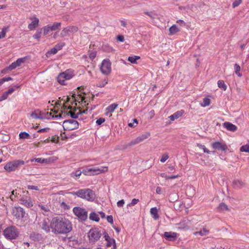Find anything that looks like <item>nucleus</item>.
I'll return each instance as SVG.
<instances>
[{"mask_svg":"<svg viewBox=\"0 0 249 249\" xmlns=\"http://www.w3.org/2000/svg\"><path fill=\"white\" fill-rule=\"evenodd\" d=\"M50 25V28L51 31H54L56 30H59L61 28V23L56 22L53 23V24H49Z\"/></svg>","mask_w":249,"mask_h":249,"instance_id":"nucleus-26","label":"nucleus"},{"mask_svg":"<svg viewBox=\"0 0 249 249\" xmlns=\"http://www.w3.org/2000/svg\"><path fill=\"white\" fill-rule=\"evenodd\" d=\"M101 72L106 75H109L111 71V63L109 59H104L103 60L100 67Z\"/></svg>","mask_w":249,"mask_h":249,"instance_id":"nucleus-11","label":"nucleus"},{"mask_svg":"<svg viewBox=\"0 0 249 249\" xmlns=\"http://www.w3.org/2000/svg\"><path fill=\"white\" fill-rule=\"evenodd\" d=\"M150 214L152 217L155 219L157 220L159 218V215L158 214V209L156 207H153L151 208L150 211Z\"/></svg>","mask_w":249,"mask_h":249,"instance_id":"nucleus-25","label":"nucleus"},{"mask_svg":"<svg viewBox=\"0 0 249 249\" xmlns=\"http://www.w3.org/2000/svg\"><path fill=\"white\" fill-rule=\"evenodd\" d=\"M79 124L78 122L73 119H70L64 121L63 127L66 130H72L78 128Z\"/></svg>","mask_w":249,"mask_h":249,"instance_id":"nucleus-10","label":"nucleus"},{"mask_svg":"<svg viewBox=\"0 0 249 249\" xmlns=\"http://www.w3.org/2000/svg\"><path fill=\"white\" fill-rule=\"evenodd\" d=\"M108 80L107 78H105L101 82H100L98 84L97 86L98 87L103 88L106 85L107 83Z\"/></svg>","mask_w":249,"mask_h":249,"instance_id":"nucleus-41","label":"nucleus"},{"mask_svg":"<svg viewBox=\"0 0 249 249\" xmlns=\"http://www.w3.org/2000/svg\"><path fill=\"white\" fill-rule=\"evenodd\" d=\"M212 147L216 150L225 151L227 149V146L225 144H223L219 142H216L212 143Z\"/></svg>","mask_w":249,"mask_h":249,"instance_id":"nucleus-17","label":"nucleus"},{"mask_svg":"<svg viewBox=\"0 0 249 249\" xmlns=\"http://www.w3.org/2000/svg\"><path fill=\"white\" fill-rule=\"evenodd\" d=\"M233 184L237 187L240 188L244 186V183L240 180H235L233 182Z\"/></svg>","mask_w":249,"mask_h":249,"instance_id":"nucleus-44","label":"nucleus"},{"mask_svg":"<svg viewBox=\"0 0 249 249\" xmlns=\"http://www.w3.org/2000/svg\"><path fill=\"white\" fill-rule=\"evenodd\" d=\"M105 122V119L104 118H100L98 119L96 121V123L97 125H100L101 124H102L103 123Z\"/></svg>","mask_w":249,"mask_h":249,"instance_id":"nucleus-54","label":"nucleus"},{"mask_svg":"<svg viewBox=\"0 0 249 249\" xmlns=\"http://www.w3.org/2000/svg\"><path fill=\"white\" fill-rule=\"evenodd\" d=\"M3 235L6 239L9 240L16 239L19 235L18 229L15 226H11L3 231Z\"/></svg>","mask_w":249,"mask_h":249,"instance_id":"nucleus-3","label":"nucleus"},{"mask_svg":"<svg viewBox=\"0 0 249 249\" xmlns=\"http://www.w3.org/2000/svg\"><path fill=\"white\" fill-rule=\"evenodd\" d=\"M38 206L39 208H40L41 210L44 211L45 212H47L49 211V209L47 207L45 206L44 205H42L41 204H38Z\"/></svg>","mask_w":249,"mask_h":249,"instance_id":"nucleus-57","label":"nucleus"},{"mask_svg":"<svg viewBox=\"0 0 249 249\" xmlns=\"http://www.w3.org/2000/svg\"><path fill=\"white\" fill-rule=\"evenodd\" d=\"M118 105L115 103H113L109 105L107 108H106V115H108L109 117L112 116L111 113L113 112L115 109L117 108L118 107Z\"/></svg>","mask_w":249,"mask_h":249,"instance_id":"nucleus-22","label":"nucleus"},{"mask_svg":"<svg viewBox=\"0 0 249 249\" xmlns=\"http://www.w3.org/2000/svg\"><path fill=\"white\" fill-rule=\"evenodd\" d=\"M82 173V171H81L80 170H77L75 172L71 173V176L73 178L79 177Z\"/></svg>","mask_w":249,"mask_h":249,"instance_id":"nucleus-46","label":"nucleus"},{"mask_svg":"<svg viewBox=\"0 0 249 249\" xmlns=\"http://www.w3.org/2000/svg\"><path fill=\"white\" fill-rule=\"evenodd\" d=\"M197 146L199 148H200V149H202V150H203V152H204V153H208V154H210V153H211V151H209L208 149H207L206 148V147H205V145H202V144H200V143H197Z\"/></svg>","mask_w":249,"mask_h":249,"instance_id":"nucleus-39","label":"nucleus"},{"mask_svg":"<svg viewBox=\"0 0 249 249\" xmlns=\"http://www.w3.org/2000/svg\"><path fill=\"white\" fill-rule=\"evenodd\" d=\"M25 61V58H18L16 61L13 62L11 65L6 68V69L12 71L18 67L20 66L21 64Z\"/></svg>","mask_w":249,"mask_h":249,"instance_id":"nucleus-15","label":"nucleus"},{"mask_svg":"<svg viewBox=\"0 0 249 249\" xmlns=\"http://www.w3.org/2000/svg\"><path fill=\"white\" fill-rule=\"evenodd\" d=\"M21 193H23L24 194H28V191H23V190H22L21 189H15V190H13L11 193H12V195L10 196V199L12 200H14V197H13V196H14V197H17L18 198L19 197H21V195L20 194Z\"/></svg>","mask_w":249,"mask_h":249,"instance_id":"nucleus-19","label":"nucleus"},{"mask_svg":"<svg viewBox=\"0 0 249 249\" xmlns=\"http://www.w3.org/2000/svg\"><path fill=\"white\" fill-rule=\"evenodd\" d=\"M58 51L55 48V47H54L53 48H52V49H51L50 51H49L48 52H47V56L48 55H50L51 54H54L55 53H57Z\"/></svg>","mask_w":249,"mask_h":249,"instance_id":"nucleus-48","label":"nucleus"},{"mask_svg":"<svg viewBox=\"0 0 249 249\" xmlns=\"http://www.w3.org/2000/svg\"><path fill=\"white\" fill-rule=\"evenodd\" d=\"M13 215L18 219L23 218L25 214L24 210L20 207H15L12 211Z\"/></svg>","mask_w":249,"mask_h":249,"instance_id":"nucleus-13","label":"nucleus"},{"mask_svg":"<svg viewBox=\"0 0 249 249\" xmlns=\"http://www.w3.org/2000/svg\"><path fill=\"white\" fill-rule=\"evenodd\" d=\"M150 135V134L149 132H146L139 136L138 138L139 139V142H142L145 140L148 139Z\"/></svg>","mask_w":249,"mask_h":249,"instance_id":"nucleus-29","label":"nucleus"},{"mask_svg":"<svg viewBox=\"0 0 249 249\" xmlns=\"http://www.w3.org/2000/svg\"><path fill=\"white\" fill-rule=\"evenodd\" d=\"M49 130V128H44L40 129H39L37 131V132L38 133H42V132H47Z\"/></svg>","mask_w":249,"mask_h":249,"instance_id":"nucleus-64","label":"nucleus"},{"mask_svg":"<svg viewBox=\"0 0 249 249\" xmlns=\"http://www.w3.org/2000/svg\"><path fill=\"white\" fill-rule=\"evenodd\" d=\"M234 72L239 77L242 76V73L240 72L241 68L240 66L237 64H235L234 66Z\"/></svg>","mask_w":249,"mask_h":249,"instance_id":"nucleus-32","label":"nucleus"},{"mask_svg":"<svg viewBox=\"0 0 249 249\" xmlns=\"http://www.w3.org/2000/svg\"><path fill=\"white\" fill-rule=\"evenodd\" d=\"M169 158V156L167 154L165 153L162 155L160 161V162L163 163L164 162L168 159Z\"/></svg>","mask_w":249,"mask_h":249,"instance_id":"nucleus-52","label":"nucleus"},{"mask_svg":"<svg viewBox=\"0 0 249 249\" xmlns=\"http://www.w3.org/2000/svg\"><path fill=\"white\" fill-rule=\"evenodd\" d=\"M42 34L41 29H38L37 30L36 33L34 34L33 36V37L35 39H36L37 40H39L40 38L41 37V35Z\"/></svg>","mask_w":249,"mask_h":249,"instance_id":"nucleus-38","label":"nucleus"},{"mask_svg":"<svg viewBox=\"0 0 249 249\" xmlns=\"http://www.w3.org/2000/svg\"><path fill=\"white\" fill-rule=\"evenodd\" d=\"M243 0H235L232 3V6L235 8L238 6L242 2Z\"/></svg>","mask_w":249,"mask_h":249,"instance_id":"nucleus-56","label":"nucleus"},{"mask_svg":"<svg viewBox=\"0 0 249 249\" xmlns=\"http://www.w3.org/2000/svg\"><path fill=\"white\" fill-rule=\"evenodd\" d=\"M50 115L51 116H52V117L53 118H54V119H56V120H58V119H60V118H62V114H57V115H54V114H52V113H50Z\"/></svg>","mask_w":249,"mask_h":249,"instance_id":"nucleus-55","label":"nucleus"},{"mask_svg":"<svg viewBox=\"0 0 249 249\" xmlns=\"http://www.w3.org/2000/svg\"><path fill=\"white\" fill-rule=\"evenodd\" d=\"M65 45V44L64 43H58V44H56L54 46V47L58 51L60 50L61 49H62L63 47Z\"/></svg>","mask_w":249,"mask_h":249,"instance_id":"nucleus-53","label":"nucleus"},{"mask_svg":"<svg viewBox=\"0 0 249 249\" xmlns=\"http://www.w3.org/2000/svg\"><path fill=\"white\" fill-rule=\"evenodd\" d=\"M184 113V111L182 109L180 110L179 111H178L174 113H173L172 115H170L169 117V118L171 121H174L175 120L179 118V117H181L183 114Z\"/></svg>","mask_w":249,"mask_h":249,"instance_id":"nucleus-21","label":"nucleus"},{"mask_svg":"<svg viewBox=\"0 0 249 249\" xmlns=\"http://www.w3.org/2000/svg\"><path fill=\"white\" fill-rule=\"evenodd\" d=\"M78 27L75 26H68L64 28L61 32L60 36L63 37L70 36L71 34L74 33L78 31Z\"/></svg>","mask_w":249,"mask_h":249,"instance_id":"nucleus-12","label":"nucleus"},{"mask_svg":"<svg viewBox=\"0 0 249 249\" xmlns=\"http://www.w3.org/2000/svg\"><path fill=\"white\" fill-rule=\"evenodd\" d=\"M163 236L166 239H168L170 241L174 240L177 237V233L174 232H164L163 234Z\"/></svg>","mask_w":249,"mask_h":249,"instance_id":"nucleus-20","label":"nucleus"},{"mask_svg":"<svg viewBox=\"0 0 249 249\" xmlns=\"http://www.w3.org/2000/svg\"><path fill=\"white\" fill-rule=\"evenodd\" d=\"M25 194L24 196L19 198L20 204L28 208H31L33 206V203L31 198Z\"/></svg>","mask_w":249,"mask_h":249,"instance_id":"nucleus-14","label":"nucleus"},{"mask_svg":"<svg viewBox=\"0 0 249 249\" xmlns=\"http://www.w3.org/2000/svg\"><path fill=\"white\" fill-rule=\"evenodd\" d=\"M96 55V53L95 51L91 52L89 54V57L91 60H93Z\"/></svg>","mask_w":249,"mask_h":249,"instance_id":"nucleus-58","label":"nucleus"},{"mask_svg":"<svg viewBox=\"0 0 249 249\" xmlns=\"http://www.w3.org/2000/svg\"><path fill=\"white\" fill-rule=\"evenodd\" d=\"M223 126L227 130L232 132H234L237 129V127L236 125L230 122H225L223 124Z\"/></svg>","mask_w":249,"mask_h":249,"instance_id":"nucleus-23","label":"nucleus"},{"mask_svg":"<svg viewBox=\"0 0 249 249\" xmlns=\"http://www.w3.org/2000/svg\"><path fill=\"white\" fill-rule=\"evenodd\" d=\"M101 236V233L97 228H92L88 232V237L90 242L94 243L96 242Z\"/></svg>","mask_w":249,"mask_h":249,"instance_id":"nucleus-9","label":"nucleus"},{"mask_svg":"<svg viewBox=\"0 0 249 249\" xmlns=\"http://www.w3.org/2000/svg\"><path fill=\"white\" fill-rule=\"evenodd\" d=\"M45 160L44 159H42L41 158H34L33 159H32L31 160V161H32V162L36 161V162H37L38 163H43L44 162Z\"/></svg>","mask_w":249,"mask_h":249,"instance_id":"nucleus-50","label":"nucleus"},{"mask_svg":"<svg viewBox=\"0 0 249 249\" xmlns=\"http://www.w3.org/2000/svg\"><path fill=\"white\" fill-rule=\"evenodd\" d=\"M240 151L241 152H249V143L241 146Z\"/></svg>","mask_w":249,"mask_h":249,"instance_id":"nucleus-43","label":"nucleus"},{"mask_svg":"<svg viewBox=\"0 0 249 249\" xmlns=\"http://www.w3.org/2000/svg\"><path fill=\"white\" fill-rule=\"evenodd\" d=\"M139 59H140V57L139 56L134 55L129 56L127 58V60L132 64H136L137 63V60Z\"/></svg>","mask_w":249,"mask_h":249,"instance_id":"nucleus-31","label":"nucleus"},{"mask_svg":"<svg viewBox=\"0 0 249 249\" xmlns=\"http://www.w3.org/2000/svg\"><path fill=\"white\" fill-rule=\"evenodd\" d=\"M144 14H145L146 15H147V16H148L152 18H156V17L157 16L156 14L153 12H145Z\"/></svg>","mask_w":249,"mask_h":249,"instance_id":"nucleus-51","label":"nucleus"},{"mask_svg":"<svg viewBox=\"0 0 249 249\" xmlns=\"http://www.w3.org/2000/svg\"><path fill=\"white\" fill-rule=\"evenodd\" d=\"M124 204V199L120 200L118 201L117 203V206L118 207H122Z\"/></svg>","mask_w":249,"mask_h":249,"instance_id":"nucleus-59","label":"nucleus"},{"mask_svg":"<svg viewBox=\"0 0 249 249\" xmlns=\"http://www.w3.org/2000/svg\"><path fill=\"white\" fill-rule=\"evenodd\" d=\"M24 161L22 160H15L8 162L4 166V169L8 172L14 171L24 165Z\"/></svg>","mask_w":249,"mask_h":249,"instance_id":"nucleus-5","label":"nucleus"},{"mask_svg":"<svg viewBox=\"0 0 249 249\" xmlns=\"http://www.w3.org/2000/svg\"><path fill=\"white\" fill-rule=\"evenodd\" d=\"M178 226V228L180 229H186L187 228V225L185 224L183 222H180L177 224Z\"/></svg>","mask_w":249,"mask_h":249,"instance_id":"nucleus-49","label":"nucleus"},{"mask_svg":"<svg viewBox=\"0 0 249 249\" xmlns=\"http://www.w3.org/2000/svg\"><path fill=\"white\" fill-rule=\"evenodd\" d=\"M15 89L13 88L9 89L8 90L5 91L2 95L0 97V101H2L6 100L9 95L11 94Z\"/></svg>","mask_w":249,"mask_h":249,"instance_id":"nucleus-24","label":"nucleus"},{"mask_svg":"<svg viewBox=\"0 0 249 249\" xmlns=\"http://www.w3.org/2000/svg\"><path fill=\"white\" fill-rule=\"evenodd\" d=\"M73 71L71 69H68L59 73L57 77L58 82L61 85H66L65 81L71 79L74 76Z\"/></svg>","mask_w":249,"mask_h":249,"instance_id":"nucleus-4","label":"nucleus"},{"mask_svg":"<svg viewBox=\"0 0 249 249\" xmlns=\"http://www.w3.org/2000/svg\"><path fill=\"white\" fill-rule=\"evenodd\" d=\"M139 143H140V142H139L138 138L137 137L136 139H134L131 140L129 142L128 145V146H133V145H136Z\"/></svg>","mask_w":249,"mask_h":249,"instance_id":"nucleus-40","label":"nucleus"},{"mask_svg":"<svg viewBox=\"0 0 249 249\" xmlns=\"http://www.w3.org/2000/svg\"><path fill=\"white\" fill-rule=\"evenodd\" d=\"M71 222L67 218L56 216L52 218V232L55 234H67L72 231Z\"/></svg>","mask_w":249,"mask_h":249,"instance_id":"nucleus-1","label":"nucleus"},{"mask_svg":"<svg viewBox=\"0 0 249 249\" xmlns=\"http://www.w3.org/2000/svg\"><path fill=\"white\" fill-rule=\"evenodd\" d=\"M30 116L34 119H42V116L41 115L38 113V110H36L33 112H32L30 114Z\"/></svg>","mask_w":249,"mask_h":249,"instance_id":"nucleus-34","label":"nucleus"},{"mask_svg":"<svg viewBox=\"0 0 249 249\" xmlns=\"http://www.w3.org/2000/svg\"><path fill=\"white\" fill-rule=\"evenodd\" d=\"M89 218L90 220L94 221L96 222H98L100 220L98 215L95 212H91L89 214Z\"/></svg>","mask_w":249,"mask_h":249,"instance_id":"nucleus-30","label":"nucleus"},{"mask_svg":"<svg viewBox=\"0 0 249 249\" xmlns=\"http://www.w3.org/2000/svg\"><path fill=\"white\" fill-rule=\"evenodd\" d=\"M107 220L108 223H113V218L112 215H108L107 217Z\"/></svg>","mask_w":249,"mask_h":249,"instance_id":"nucleus-63","label":"nucleus"},{"mask_svg":"<svg viewBox=\"0 0 249 249\" xmlns=\"http://www.w3.org/2000/svg\"><path fill=\"white\" fill-rule=\"evenodd\" d=\"M19 138L20 139H28L30 138V135L26 132H21L19 134Z\"/></svg>","mask_w":249,"mask_h":249,"instance_id":"nucleus-33","label":"nucleus"},{"mask_svg":"<svg viewBox=\"0 0 249 249\" xmlns=\"http://www.w3.org/2000/svg\"><path fill=\"white\" fill-rule=\"evenodd\" d=\"M117 40L119 42H124V38L123 36L122 35H118L117 36Z\"/></svg>","mask_w":249,"mask_h":249,"instance_id":"nucleus-60","label":"nucleus"},{"mask_svg":"<svg viewBox=\"0 0 249 249\" xmlns=\"http://www.w3.org/2000/svg\"><path fill=\"white\" fill-rule=\"evenodd\" d=\"M79 197L86 199L88 201H92L95 198L94 192L89 189H85L80 190Z\"/></svg>","mask_w":249,"mask_h":249,"instance_id":"nucleus-8","label":"nucleus"},{"mask_svg":"<svg viewBox=\"0 0 249 249\" xmlns=\"http://www.w3.org/2000/svg\"><path fill=\"white\" fill-rule=\"evenodd\" d=\"M27 188L29 190H38V187L36 186H34V185H28Z\"/></svg>","mask_w":249,"mask_h":249,"instance_id":"nucleus-61","label":"nucleus"},{"mask_svg":"<svg viewBox=\"0 0 249 249\" xmlns=\"http://www.w3.org/2000/svg\"><path fill=\"white\" fill-rule=\"evenodd\" d=\"M8 27H4L0 32V39L4 38L5 36L6 33L7 32Z\"/></svg>","mask_w":249,"mask_h":249,"instance_id":"nucleus-42","label":"nucleus"},{"mask_svg":"<svg viewBox=\"0 0 249 249\" xmlns=\"http://www.w3.org/2000/svg\"><path fill=\"white\" fill-rule=\"evenodd\" d=\"M180 30L177 27V26L175 24L172 25L169 29V35H173L175 34L176 33L179 32Z\"/></svg>","mask_w":249,"mask_h":249,"instance_id":"nucleus-28","label":"nucleus"},{"mask_svg":"<svg viewBox=\"0 0 249 249\" xmlns=\"http://www.w3.org/2000/svg\"><path fill=\"white\" fill-rule=\"evenodd\" d=\"M177 23H178L179 25H180L181 26H186L185 22L181 19L178 20L177 21Z\"/></svg>","mask_w":249,"mask_h":249,"instance_id":"nucleus-62","label":"nucleus"},{"mask_svg":"<svg viewBox=\"0 0 249 249\" xmlns=\"http://www.w3.org/2000/svg\"><path fill=\"white\" fill-rule=\"evenodd\" d=\"M210 99H209L208 98H205L203 99V101L202 104H201V106L205 107L209 106L210 105Z\"/></svg>","mask_w":249,"mask_h":249,"instance_id":"nucleus-45","label":"nucleus"},{"mask_svg":"<svg viewBox=\"0 0 249 249\" xmlns=\"http://www.w3.org/2000/svg\"><path fill=\"white\" fill-rule=\"evenodd\" d=\"M72 212L80 221H85L88 218V212L83 208L75 207L73 208Z\"/></svg>","mask_w":249,"mask_h":249,"instance_id":"nucleus-6","label":"nucleus"},{"mask_svg":"<svg viewBox=\"0 0 249 249\" xmlns=\"http://www.w3.org/2000/svg\"><path fill=\"white\" fill-rule=\"evenodd\" d=\"M30 19L32 20V21L28 25V28L30 30H33L38 26L39 20V19L36 16L31 17L30 18Z\"/></svg>","mask_w":249,"mask_h":249,"instance_id":"nucleus-16","label":"nucleus"},{"mask_svg":"<svg viewBox=\"0 0 249 249\" xmlns=\"http://www.w3.org/2000/svg\"><path fill=\"white\" fill-rule=\"evenodd\" d=\"M108 168L106 166L86 168L82 170V173L86 176H94L106 172Z\"/></svg>","mask_w":249,"mask_h":249,"instance_id":"nucleus-2","label":"nucleus"},{"mask_svg":"<svg viewBox=\"0 0 249 249\" xmlns=\"http://www.w3.org/2000/svg\"><path fill=\"white\" fill-rule=\"evenodd\" d=\"M38 226L46 233H49L51 230L52 231V219L50 220L47 217H44L38 222Z\"/></svg>","mask_w":249,"mask_h":249,"instance_id":"nucleus-7","label":"nucleus"},{"mask_svg":"<svg viewBox=\"0 0 249 249\" xmlns=\"http://www.w3.org/2000/svg\"><path fill=\"white\" fill-rule=\"evenodd\" d=\"M103 235L105 240L107 242V246L108 247H110L113 245V248L114 249H115L116 247L115 240L113 238H111L108 234L106 232H105Z\"/></svg>","mask_w":249,"mask_h":249,"instance_id":"nucleus-18","label":"nucleus"},{"mask_svg":"<svg viewBox=\"0 0 249 249\" xmlns=\"http://www.w3.org/2000/svg\"><path fill=\"white\" fill-rule=\"evenodd\" d=\"M43 31V35L44 36H46L48 34V33L51 31L50 28V25H47L46 26H44L42 29L41 30Z\"/></svg>","mask_w":249,"mask_h":249,"instance_id":"nucleus-37","label":"nucleus"},{"mask_svg":"<svg viewBox=\"0 0 249 249\" xmlns=\"http://www.w3.org/2000/svg\"><path fill=\"white\" fill-rule=\"evenodd\" d=\"M217 85L220 89H222L224 90H226L227 89V86L223 80L218 81Z\"/></svg>","mask_w":249,"mask_h":249,"instance_id":"nucleus-36","label":"nucleus"},{"mask_svg":"<svg viewBox=\"0 0 249 249\" xmlns=\"http://www.w3.org/2000/svg\"><path fill=\"white\" fill-rule=\"evenodd\" d=\"M139 202V200L138 199L136 198H133L131 203L128 204L127 205V207H131L132 206H134L135 205L137 204Z\"/></svg>","mask_w":249,"mask_h":249,"instance_id":"nucleus-47","label":"nucleus"},{"mask_svg":"<svg viewBox=\"0 0 249 249\" xmlns=\"http://www.w3.org/2000/svg\"><path fill=\"white\" fill-rule=\"evenodd\" d=\"M209 233V231L206 228H203L202 230L199 231H196L193 233L194 235H199L201 236H206Z\"/></svg>","mask_w":249,"mask_h":249,"instance_id":"nucleus-27","label":"nucleus"},{"mask_svg":"<svg viewBox=\"0 0 249 249\" xmlns=\"http://www.w3.org/2000/svg\"><path fill=\"white\" fill-rule=\"evenodd\" d=\"M228 209V206L224 203H220L218 207V211L219 212L227 211Z\"/></svg>","mask_w":249,"mask_h":249,"instance_id":"nucleus-35","label":"nucleus"}]
</instances>
